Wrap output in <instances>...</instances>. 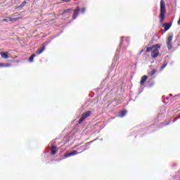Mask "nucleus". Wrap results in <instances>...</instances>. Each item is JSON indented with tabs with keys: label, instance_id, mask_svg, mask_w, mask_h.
I'll return each instance as SVG.
<instances>
[{
	"label": "nucleus",
	"instance_id": "obj_1",
	"mask_svg": "<svg viewBox=\"0 0 180 180\" xmlns=\"http://www.w3.org/2000/svg\"><path fill=\"white\" fill-rule=\"evenodd\" d=\"M158 49H161V46L155 45L152 47H148L146 49V53H150L151 51V57H153V58H157V57H158V54H160Z\"/></svg>",
	"mask_w": 180,
	"mask_h": 180
},
{
	"label": "nucleus",
	"instance_id": "obj_2",
	"mask_svg": "<svg viewBox=\"0 0 180 180\" xmlns=\"http://www.w3.org/2000/svg\"><path fill=\"white\" fill-rule=\"evenodd\" d=\"M165 13H167V10L165 9V1L164 0L160 1V23L164 22L165 19Z\"/></svg>",
	"mask_w": 180,
	"mask_h": 180
},
{
	"label": "nucleus",
	"instance_id": "obj_3",
	"mask_svg": "<svg viewBox=\"0 0 180 180\" xmlns=\"http://www.w3.org/2000/svg\"><path fill=\"white\" fill-rule=\"evenodd\" d=\"M123 39H124V37L122 38L121 42L120 44V49H117L116 55L114 56V59H113V62H112L113 67H116V65H117V60H119V53H120L122 46H123V41H124Z\"/></svg>",
	"mask_w": 180,
	"mask_h": 180
},
{
	"label": "nucleus",
	"instance_id": "obj_4",
	"mask_svg": "<svg viewBox=\"0 0 180 180\" xmlns=\"http://www.w3.org/2000/svg\"><path fill=\"white\" fill-rule=\"evenodd\" d=\"M172 39H174V34L170 33L167 36L166 44L168 50L172 49Z\"/></svg>",
	"mask_w": 180,
	"mask_h": 180
},
{
	"label": "nucleus",
	"instance_id": "obj_5",
	"mask_svg": "<svg viewBox=\"0 0 180 180\" xmlns=\"http://www.w3.org/2000/svg\"><path fill=\"white\" fill-rule=\"evenodd\" d=\"M91 115H92V111L91 110L84 112L79 120V124H81V123H82V122H84L86 119V117H89Z\"/></svg>",
	"mask_w": 180,
	"mask_h": 180
},
{
	"label": "nucleus",
	"instance_id": "obj_6",
	"mask_svg": "<svg viewBox=\"0 0 180 180\" xmlns=\"http://www.w3.org/2000/svg\"><path fill=\"white\" fill-rule=\"evenodd\" d=\"M79 8L77 6L73 13V20H75V19H77V18H78V15H79Z\"/></svg>",
	"mask_w": 180,
	"mask_h": 180
},
{
	"label": "nucleus",
	"instance_id": "obj_7",
	"mask_svg": "<svg viewBox=\"0 0 180 180\" xmlns=\"http://www.w3.org/2000/svg\"><path fill=\"white\" fill-rule=\"evenodd\" d=\"M77 154H78L77 150H73L72 152H71L70 153L65 154V158H68V157H72L73 155H77Z\"/></svg>",
	"mask_w": 180,
	"mask_h": 180
},
{
	"label": "nucleus",
	"instance_id": "obj_8",
	"mask_svg": "<svg viewBox=\"0 0 180 180\" xmlns=\"http://www.w3.org/2000/svg\"><path fill=\"white\" fill-rule=\"evenodd\" d=\"M44 50H46V46H44V44H42L41 49H37V54H41V53H43Z\"/></svg>",
	"mask_w": 180,
	"mask_h": 180
},
{
	"label": "nucleus",
	"instance_id": "obj_9",
	"mask_svg": "<svg viewBox=\"0 0 180 180\" xmlns=\"http://www.w3.org/2000/svg\"><path fill=\"white\" fill-rule=\"evenodd\" d=\"M57 147L53 146L51 147V153L53 155H56L57 154Z\"/></svg>",
	"mask_w": 180,
	"mask_h": 180
},
{
	"label": "nucleus",
	"instance_id": "obj_10",
	"mask_svg": "<svg viewBox=\"0 0 180 180\" xmlns=\"http://www.w3.org/2000/svg\"><path fill=\"white\" fill-rule=\"evenodd\" d=\"M171 26H172V25L169 23L163 24V27H165V32L169 30V28L171 27Z\"/></svg>",
	"mask_w": 180,
	"mask_h": 180
},
{
	"label": "nucleus",
	"instance_id": "obj_11",
	"mask_svg": "<svg viewBox=\"0 0 180 180\" xmlns=\"http://www.w3.org/2000/svg\"><path fill=\"white\" fill-rule=\"evenodd\" d=\"M147 78H148V77H147L146 75H144L141 77V85H144V83L147 81Z\"/></svg>",
	"mask_w": 180,
	"mask_h": 180
},
{
	"label": "nucleus",
	"instance_id": "obj_12",
	"mask_svg": "<svg viewBox=\"0 0 180 180\" xmlns=\"http://www.w3.org/2000/svg\"><path fill=\"white\" fill-rule=\"evenodd\" d=\"M1 68L12 67L11 63H0Z\"/></svg>",
	"mask_w": 180,
	"mask_h": 180
},
{
	"label": "nucleus",
	"instance_id": "obj_13",
	"mask_svg": "<svg viewBox=\"0 0 180 180\" xmlns=\"http://www.w3.org/2000/svg\"><path fill=\"white\" fill-rule=\"evenodd\" d=\"M8 19L9 22H16L17 20H19V19H20V17L14 18H11V17H8Z\"/></svg>",
	"mask_w": 180,
	"mask_h": 180
},
{
	"label": "nucleus",
	"instance_id": "obj_14",
	"mask_svg": "<svg viewBox=\"0 0 180 180\" xmlns=\"http://www.w3.org/2000/svg\"><path fill=\"white\" fill-rule=\"evenodd\" d=\"M1 56L2 58H9V55H8L7 52H1Z\"/></svg>",
	"mask_w": 180,
	"mask_h": 180
},
{
	"label": "nucleus",
	"instance_id": "obj_15",
	"mask_svg": "<svg viewBox=\"0 0 180 180\" xmlns=\"http://www.w3.org/2000/svg\"><path fill=\"white\" fill-rule=\"evenodd\" d=\"M36 57V54L33 53L29 58L30 63H33V60Z\"/></svg>",
	"mask_w": 180,
	"mask_h": 180
},
{
	"label": "nucleus",
	"instance_id": "obj_16",
	"mask_svg": "<svg viewBox=\"0 0 180 180\" xmlns=\"http://www.w3.org/2000/svg\"><path fill=\"white\" fill-rule=\"evenodd\" d=\"M126 113H127V111H122L121 113L120 114V117H124V116H126Z\"/></svg>",
	"mask_w": 180,
	"mask_h": 180
},
{
	"label": "nucleus",
	"instance_id": "obj_17",
	"mask_svg": "<svg viewBox=\"0 0 180 180\" xmlns=\"http://www.w3.org/2000/svg\"><path fill=\"white\" fill-rule=\"evenodd\" d=\"M96 140H98V139H94V140H93V141L89 142V143H86L85 144V147H88V146H91V144H92V143H94V141H96Z\"/></svg>",
	"mask_w": 180,
	"mask_h": 180
},
{
	"label": "nucleus",
	"instance_id": "obj_18",
	"mask_svg": "<svg viewBox=\"0 0 180 180\" xmlns=\"http://www.w3.org/2000/svg\"><path fill=\"white\" fill-rule=\"evenodd\" d=\"M96 140H98V139H94V140H93V141L89 142V143H86L85 144V147H88V146H91V144H92V143H94V141H96Z\"/></svg>",
	"mask_w": 180,
	"mask_h": 180
},
{
	"label": "nucleus",
	"instance_id": "obj_19",
	"mask_svg": "<svg viewBox=\"0 0 180 180\" xmlns=\"http://www.w3.org/2000/svg\"><path fill=\"white\" fill-rule=\"evenodd\" d=\"M155 69L152 70L150 72H148V75H150L151 77H153V75H154V74H155Z\"/></svg>",
	"mask_w": 180,
	"mask_h": 180
},
{
	"label": "nucleus",
	"instance_id": "obj_20",
	"mask_svg": "<svg viewBox=\"0 0 180 180\" xmlns=\"http://www.w3.org/2000/svg\"><path fill=\"white\" fill-rule=\"evenodd\" d=\"M70 12H71V10L68 9V10H65L63 11V15H65V13H68V15H70Z\"/></svg>",
	"mask_w": 180,
	"mask_h": 180
},
{
	"label": "nucleus",
	"instance_id": "obj_21",
	"mask_svg": "<svg viewBox=\"0 0 180 180\" xmlns=\"http://www.w3.org/2000/svg\"><path fill=\"white\" fill-rule=\"evenodd\" d=\"M26 4H27L26 1H23V2L21 4V5H20V8H23V7L26 5Z\"/></svg>",
	"mask_w": 180,
	"mask_h": 180
},
{
	"label": "nucleus",
	"instance_id": "obj_22",
	"mask_svg": "<svg viewBox=\"0 0 180 180\" xmlns=\"http://www.w3.org/2000/svg\"><path fill=\"white\" fill-rule=\"evenodd\" d=\"M86 11V9L85 8H83L82 9V13H85V11Z\"/></svg>",
	"mask_w": 180,
	"mask_h": 180
},
{
	"label": "nucleus",
	"instance_id": "obj_23",
	"mask_svg": "<svg viewBox=\"0 0 180 180\" xmlns=\"http://www.w3.org/2000/svg\"><path fill=\"white\" fill-rule=\"evenodd\" d=\"M165 67H167V63H166V64H164V65L162 66V70H164V68H165Z\"/></svg>",
	"mask_w": 180,
	"mask_h": 180
},
{
	"label": "nucleus",
	"instance_id": "obj_24",
	"mask_svg": "<svg viewBox=\"0 0 180 180\" xmlns=\"http://www.w3.org/2000/svg\"><path fill=\"white\" fill-rule=\"evenodd\" d=\"M9 21V19L8 18V19H4L3 20V22H8Z\"/></svg>",
	"mask_w": 180,
	"mask_h": 180
},
{
	"label": "nucleus",
	"instance_id": "obj_25",
	"mask_svg": "<svg viewBox=\"0 0 180 180\" xmlns=\"http://www.w3.org/2000/svg\"><path fill=\"white\" fill-rule=\"evenodd\" d=\"M177 25H179V26H180V18H179V20L177 22Z\"/></svg>",
	"mask_w": 180,
	"mask_h": 180
},
{
	"label": "nucleus",
	"instance_id": "obj_26",
	"mask_svg": "<svg viewBox=\"0 0 180 180\" xmlns=\"http://www.w3.org/2000/svg\"><path fill=\"white\" fill-rule=\"evenodd\" d=\"M125 43H129V38H126Z\"/></svg>",
	"mask_w": 180,
	"mask_h": 180
},
{
	"label": "nucleus",
	"instance_id": "obj_27",
	"mask_svg": "<svg viewBox=\"0 0 180 180\" xmlns=\"http://www.w3.org/2000/svg\"><path fill=\"white\" fill-rule=\"evenodd\" d=\"M16 15H18V13L13 14L11 16L15 17V16H16Z\"/></svg>",
	"mask_w": 180,
	"mask_h": 180
},
{
	"label": "nucleus",
	"instance_id": "obj_28",
	"mask_svg": "<svg viewBox=\"0 0 180 180\" xmlns=\"http://www.w3.org/2000/svg\"><path fill=\"white\" fill-rule=\"evenodd\" d=\"M61 1H63V2H69L70 1V0H61Z\"/></svg>",
	"mask_w": 180,
	"mask_h": 180
},
{
	"label": "nucleus",
	"instance_id": "obj_29",
	"mask_svg": "<svg viewBox=\"0 0 180 180\" xmlns=\"http://www.w3.org/2000/svg\"><path fill=\"white\" fill-rule=\"evenodd\" d=\"M143 51H144L143 50H141L140 52V54H141V53H143Z\"/></svg>",
	"mask_w": 180,
	"mask_h": 180
},
{
	"label": "nucleus",
	"instance_id": "obj_30",
	"mask_svg": "<svg viewBox=\"0 0 180 180\" xmlns=\"http://www.w3.org/2000/svg\"><path fill=\"white\" fill-rule=\"evenodd\" d=\"M170 96H172V94H169Z\"/></svg>",
	"mask_w": 180,
	"mask_h": 180
}]
</instances>
